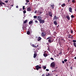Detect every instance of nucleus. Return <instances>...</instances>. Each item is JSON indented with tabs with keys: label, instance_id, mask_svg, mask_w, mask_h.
I'll return each mask as SVG.
<instances>
[{
	"label": "nucleus",
	"instance_id": "obj_5",
	"mask_svg": "<svg viewBox=\"0 0 76 76\" xmlns=\"http://www.w3.org/2000/svg\"><path fill=\"white\" fill-rule=\"evenodd\" d=\"M2 4H4L5 6H6V4L1 2V1L0 0V6H3V5Z\"/></svg>",
	"mask_w": 76,
	"mask_h": 76
},
{
	"label": "nucleus",
	"instance_id": "obj_22",
	"mask_svg": "<svg viewBox=\"0 0 76 76\" xmlns=\"http://www.w3.org/2000/svg\"><path fill=\"white\" fill-rule=\"evenodd\" d=\"M43 56L44 57H47V56H48V55L47 54H46V53H44V54H43Z\"/></svg>",
	"mask_w": 76,
	"mask_h": 76
},
{
	"label": "nucleus",
	"instance_id": "obj_11",
	"mask_svg": "<svg viewBox=\"0 0 76 76\" xmlns=\"http://www.w3.org/2000/svg\"><path fill=\"white\" fill-rule=\"evenodd\" d=\"M27 11L28 12H31V8L29 7H28L27 8Z\"/></svg>",
	"mask_w": 76,
	"mask_h": 76
},
{
	"label": "nucleus",
	"instance_id": "obj_31",
	"mask_svg": "<svg viewBox=\"0 0 76 76\" xmlns=\"http://www.w3.org/2000/svg\"><path fill=\"white\" fill-rule=\"evenodd\" d=\"M64 61H65V62H66V61H67V59H65L64 60Z\"/></svg>",
	"mask_w": 76,
	"mask_h": 76
},
{
	"label": "nucleus",
	"instance_id": "obj_44",
	"mask_svg": "<svg viewBox=\"0 0 76 76\" xmlns=\"http://www.w3.org/2000/svg\"><path fill=\"white\" fill-rule=\"evenodd\" d=\"M16 8H18L19 7V6H18L17 5V6H16Z\"/></svg>",
	"mask_w": 76,
	"mask_h": 76
},
{
	"label": "nucleus",
	"instance_id": "obj_54",
	"mask_svg": "<svg viewBox=\"0 0 76 76\" xmlns=\"http://www.w3.org/2000/svg\"><path fill=\"white\" fill-rule=\"evenodd\" d=\"M75 59H76V56L74 58Z\"/></svg>",
	"mask_w": 76,
	"mask_h": 76
},
{
	"label": "nucleus",
	"instance_id": "obj_10",
	"mask_svg": "<svg viewBox=\"0 0 76 76\" xmlns=\"http://www.w3.org/2000/svg\"><path fill=\"white\" fill-rule=\"evenodd\" d=\"M40 23H44V20H42L41 19V20H40L39 21Z\"/></svg>",
	"mask_w": 76,
	"mask_h": 76
},
{
	"label": "nucleus",
	"instance_id": "obj_32",
	"mask_svg": "<svg viewBox=\"0 0 76 76\" xmlns=\"http://www.w3.org/2000/svg\"><path fill=\"white\" fill-rule=\"evenodd\" d=\"M37 18V16H34V19H36Z\"/></svg>",
	"mask_w": 76,
	"mask_h": 76
},
{
	"label": "nucleus",
	"instance_id": "obj_60",
	"mask_svg": "<svg viewBox=\"0 0 76 76\" xmlns=\"http://www.w3.org/2000/svg\"><path fill=\"white\" fill-rule=\"evenodd\" d=\"M57 67H56V69H57Z\"/></svg>",
	"mask_w": 76,
	"mask_h": 76
},
{
	"label": "nucleus",
	"instance_id": "obj_8",
	"mask_svg": "<svg viewBox=\"0 0 76 76\" xmlns=\"http://www.w3.org/2000/svg\"><path fill=\"white\" fill-rule=\"evenodd\" d=\"M49 16H50V17H53V13L51 12V11H49Z\"/></svg>",
	"mask_w": 76,
	"mask_h": 76
},
{
	"label": "nucleus",
	"instance_id": "obj_51",
	"mask_svg": "<svg viewBox=\"0 0 76 76\" xmlns=\"http://www.w3.org/2000/svg\"><path fill=\"white\" fill-rule=\"evenodd\" d=\"M70 69H71V70H72V69H73L72 68V67H70Z\"/></svg>",
	"mask_w": 76,
	"mask_h": 76
},
{
	"label": "nucleus",
	"instance_id": "obj_47",
	"mask_svg": "<svg viewBox=\"0 0 76 76\" xmlns=\"http://www.w3.org/2000/svg\"><path fill=\"white\" fill-rule=\"evenodd\" d=\"M48 51H50V48H48Z\"/></svg>",
	"mask_w": 76,
	"mask_h": 76
},
{
	"label": "nucleus",
	"instance_id": "obj_13",
	"mask_svg": "<svg viewBox=\"0 0 76 76\" xmlns=\"http://www.w3.org/2000/svg\"><path fill=\"white\" fill-rule=\"evenodd\" d=\"M66 18H67L68 20H70V17H69V15H66Z\"/></svg>",
	"mask_w": 76,
	"mask_h": 76
},
{
	"label": "nucleus",
	"instance_id": "obj_30",
	"mask_svg": "<svg viewBox=\"0 0 76 76\" xmlns=\"http://www.w3.org/2000/svg\"><path fill=\"white\" fill-rule=\"evenodd\" d=\"M71 18H75V17L73 15H71Z\"/></svg>",
	"mask_w": 76,
	"mask_h": 76
},
{
	"label": "nucleus",
	"instance_id": "obj_36",
	"mask_svg": "<svg viewBox=\"0 0 76 76\" xmlns=\"http://www.w3.org/2000/svg\"><path fill=\"white\" fill-rule=\"evenodd\" d=\"M71 34H73V31L72 30H71Z\"/></svg>",
	"mask_w": 76,
	"mask_h": 76
},
{
	"label": "nucleus",
	"instance_id": "obj_35",
	"mask_svg": "<svg viewBox=\"0 0 76 76\" xmlns=\"http://www.w3.org/2000/svg\"><path fill=\"white\" fill-rule=\"evenodd\" d=\"M73 42H76V40H73Z\"/></svg>",
	"mask_w": 76,
	"mask_h": 76
},
{
	"label": "nucleus",
	"instance_id": "obj_19",
	"mask_svg": "<svg viewBox=\"0 0 76 76\" xmlns=\"http://www.w3.org/2000/svg\"><path fill=\"white\" fill-rule=\"evenodd\" d=\"M37 57V54L36 53H34V58H36V57Z\"/></svg>",
	"mask_w": 76,
	"mask_h": 76
},
{
	"label": "nucleus",
	"instance_id": "obj_43",
	"mask_svg": "<svg viewBox=\"0 0 76 76\" xmlns=\"http://www.w3.org/2000/svg\"><path fill=\"white\" fill-rule=\"evenodd\" d=\"M37 10H36V11L34 12V13H37Z\"/></svg>",
	"mask_w": 76,
	"mask_h": 76
},
{
	"label": "nucleus",
	"instance_id": "obj_17",
	"mask_svg": "<svg viewBox=\"0 0 76 76\" xmlns=\"http://www.w3.org/2000/svg\"><path fill=\"white\" fill-rule=\"evenodd\" d=\"M41 40V38L40 37H39L37 39V41H40Z\"/></svg>",
	"mask_w": 76,
	"mask_h": 76
},
{
	"label": "nucleus",
	"instance_id": "obj_61",
	"mask_svg": "<svg viewBox=\"0 0 76 76\" xmlns=\"http://www.w3.org/2000/svg\"><path fill=\"white\" fill-rule=\"evenodd\" d=\"M34 53H35L34 52Z\"/></svg>",
	"mask_w": 76,
	"mask_h": 76
},
{
	"label": "nucleus",
	"instance_id": "obj_1",
	"mask_svg": "<svg viewBox=\"0 0 76 76\" xmlns=\"http://www.w3.org/2000/svg\"><path fill=\"white\" fill-rule=\"evenodd\" d=\"M55 64H55V62H52L50 64V66L51 67H52V68H55Z\"/></svg>",
	"mask_w": 76,
	"mask_h": 76
},
{
	"label": "nucleus",
	"instance_id": "obj_16",
	"mask_svg": "<svg viewBox=\"0 0 76 76\" xmlns=\"http://www.w3.org/2000/svg\"><path fill=\"white\" fill-rule=\"evenodd\" d=\"M46 76H51V75L49 73H48V72H47L46 73Z\"/></svg>",
	"mask_w": 76,
	"mask_h": 76
},
{
	"label": "nucleus",
	"instance_id": "obj_41",
	"mask_svg": "<svg viewBox=\"0 0 76 76\" xmlns=\"http://www.w3.org/2000/svg\"><path fill=\"white\" fill-rule=\"evenodd\" d=\"M62 63H63V64H64V61H62Z\"/></svg>",
	"mask_w": 76,
	"mask_h": 76
},
{
	"label": "nucleus",
	"instance_id": "obj_46",
	"mask_svg": "<svg viewBox=\"0 0 76 76\" xmlns=\"http://www.w3.org/2000/svg\"><path fill=\"white\" fill-rule=\"evenodd\" d=\"M25 5H27V4H28V2H26L25 3Z\"/></svg>",
	"mask_w": 76,
	"mask_h": 76
},
{
	"label": "nucleus",
	"instance_id": "obj_37",
	"mask_svg": "<svg viewBox=\"0 0 76 76\" xmlns=\"http://www.w3.org/2000/svg\"><path fill=\"white\" fill-rule=\"evenodd\" d=\"M22 8H20L19 11H22Z\"/></svg>",
	"mask_w": 76,
	"mask_h": 76
},
{
	"label": "nucleus",
	"instance_id": "obj_59",
	"mask_svg": "<svg viewBox=\"0 0 76 76\" xmlns=\"http://www.w3.org/2000/svg\"><path fill=\"white\" fill-rule=\"evenodd\" d=\"M54 72V71H52V72Z\"/></svg>",
	"mask_w": 76,
	"mask_h": 76
},
{
	"label": "nucleus",
	"instance_id": "obj_52",
	"mask_svg": "<svg viewBox=\"0 0 76 76\" xmlns=\"http://www.w3.org/2000/svg\"><path fill=\"white\" fill-rule=\"evenodd\" d=\"M10 7H13V5H10Z\"/></svg>",
	"mask_w": 76,
	"mask_h": 76
},
{
	"label": "nucleus",
	"instance_id": "obj_42",
	"mask_svg": "<svg viewBox=\"0 0 76 76\" xmlns=\"http://www.w3.org/2000/svg\"><path fill=\"white\" fill-rule=\"evenodd\" d=\"M35 23H37L38 22V21H37V20H36L35 21Z\"/></svg>",
	"mask_w": 76,
	"mask_h": 76
},
{
	"label": "nucleus",
	"instance_id": "obj_45",
	"mask_svg": "<svg viewBox=\"0 0 76 76\" xmlns=\"http://www.w3.org/2000/svg\"><path fill=\"white\" fill-rule=\"evenodd\" d=\"M5 3H8V1H5Z\"/></svg>",
	"mask_w": 76,
	"mask_h": 76
},
{
	"label": "nucleus",
	"instance_id": "obj_3",
	"mask_svg": "<svg viewBox=\"0 0 76 76\" xmlns=\"http://www.w3.org/2000/svg\"><path fill=\"white\" fill-rule=\"evenodd\" d=\"M68 38H71V39H73V36L71 35V34H69V35H68Z\"/></svg>",
	"mask_w": 76,
	"mask_h": 76
},
{
	"label": "nucleus",
	"instance_id": "obj_55",
	"mask_svg": "<svg viewBox=\"0 0 76 76\" xmlns=\"http://www.w3.org/2000/svg\"><path fill=\"white\" fill-rule=\"evenodd\" d=\"M68 2H69V1H70V0H68Z\"/></svg>",
	"mask_w": 76,
	"mask_h": 76
},
{
	"label": "nucleus",
	"instance_id": "obj_4",
	"mask_svg": "<svg viewBox=\"0 0 76 76\" xmlns=\"http://www.w3.org/2000/svg\"><path fill=\"white\" fill-rule=\"evenodd\" d=\"M42 37H45L46 35V33L45 32H42L41 34Z\"/></svg>",
	"mask_w": 76,
	"mask_h": 76
},
{
	"label": "nucleus",
	"instance_id": "obj_57",
	"mask_svg": "<svg viewBox=\"0 0 76 76\" xmlns=\"http://www.w3.org/2000/svg\"><path fill=\"white\" fill-rule=\"evenodd\" d=\"M56 76H58V75H56Z\"/></svg>",
	"mask_w": 76,
	"mask_h": 76
},
{
	"label": "nucleus",
	"instance_id": "obj_33",
	"mask_svg": "<svg viewBox=\"0 0 76 76\" xmlns=\"http://www.w3.org/2000/svg\"><path fill=\"white\" fill-rule=\"evenodd\" d=\"M25 6H23V10H25Z\"/></svg>",
	"mask_w": 76,
	"mask_h": 76
},
{
	"label": "nucleus",
	"instance_id": "obj_48",
	"mask_svg": "<svg viewBox=\"0 0 76 76\" xmlns=\"http://www.w3.org/2000/svg\"><path fill=\"white\" fill-rule=\"evenodd\" d=\"M50 39V37H48L46 39Z\"/></svg>",
	"mask_w": 76,
	"mask_h": 76
},
{
	"label": "nucleus",
	"instance_id": "obj_49",
	"mask_svg": "<svg viewBox=\"0 0 76 76\" xmlns=\"http://www.w3.org/2000/svg\"><path fill=\"white\" fill-rule=\"evenodd\" d=\"M42 76H45V75H44V74L43 75H42Z\"/></svg>",
	"mask_w": 76,
	"mask_h": 76
},
{
	"label": "nucleus",
	"instance_id": "obj_25",
	"mask_svg": "<svg viewBox=\"0 0 76 76\" xmlns=\"http://www.w3.org/2000/svg\"><path fill=\"white\" fill-rule=\"evenodd\" d=\"M28 22V20H26L23 22L24 23H26Z\"/></svg>",
	"mask_w": 76,
	"mask_h": 76
},
{
	"label": "nucleus",
	"instance_id": "obj_58",
	"mask_svg": "<svg viewBox=\"0 0 76 76\" xmlns=\"http://www.w3.org/2000/svg\"><path fill=\"white\" fill-rule=\"evenodd\" d=\"M53 72H56V70H54V71H53Z\"/></svg>",
	"mask_w": 76,
	"mask_h": 76
},
{
	"label": "nucleus",
	"instance_id": "obj_14",
	"mask_svg": "<svg viewBox=\"0 0 76 76\" xmlns=\"http://www.w3.org/2000/svg\"><path fill=\"white\" fill-rule=\"evenodd\" d=\"M53 41H52L51 39H49L48 40V42H49V43H50L51 44L52 42H53Z\"/></svg>",
	"mask_w": 76,
	"mask_h": 76
},
{
	"label": "nucleus",
	"instance_id": "obj_40",
	"mask_svg": "<svg viewBox=\"0 0 76 76\" xmlns=\"http://www.w3.org/2000/svg\"><path fill=\"white\" fill-rule=\"evenodd\" d=\"M62 41H63V42H65V40H64V39H62Z\"/></svg>",
	"mask_w": 76,
	"mask_h": 76
},
{
	"label": "nucleus",
	"instance_id": "obj_7",
	"mask_svg": "<svg viewBox=\"0 0 76 76\" xmlns=\"http://www.w3.org/2000/svg\"><path fill=\"white\" fill-rule=\"evenodd\" d=\"M37 19L39 20H39H41V19H42V17L40 16H38Z\"/></svg>",
	"mask_w": 76,
	"mask_h": 76
},
{
	"label": "nucleus",
	"instance_id": "obj_28",
	"mask_svg": "<svg viewBox=\"0 0 76 76\" xmlns=\"http://www.w3.org/2000/svg\"><path fill=\"white\" fill-rule=\"evenodd\" d=\"M26 3H29V0H26Z\"/></svg>",
	"mask_w": 76,
	"mask_h": 76
},
{
	"label": "nucleus",
	"instance_id": "obj_6",
	"mask_svg": "<svg viewBox=\"0 0 76 76\" xmlns=\"http://www.w3.org/2000/svg\"><path fill=\"white\" fill-rule=\"evenodd\" d=\"M31 46L33 47H34V48H37V47H39V45H37V46L36 45H34V44L32 45H31Z\"/></svg>",
	"mask_w": 76,
	"mask_h": 76
},
{
	"label": "nucleus",
	"instance_id": "obj_56",
	"mask_svg": "<svg viewBox=\"0 0 76 76\" xmlns=\"http://www.w3.org/2000/svg\"><path fill=\"white\" fill-rule=\"evenodd\" d=\"M75 12H76V8H75Z\"/></svg>",
	"mask_w": 76,
	"mask_h": 76
},
{
	"label": "nucleus",
	"instance_id": "obj_20",
	"mask_svg": "<svg viewBox=\"0 0 76 76\" xmlns=\"http://www.w3.org/2000/svg\"><path fill=\"white\" fill-rule=\"evenodd\" d=\"M32 23H33V21H30L29 22V24L30 25L31 24H32Z\"/></svg>",
	"mask_w": 76,
	"mask_h": 76
},
{
	"label": "nucleus",
	"instance_id": "obj_18",
	"mask_svg": "<svg viewBox=\"0 0 76 76\" xmlns=\"http://www.w3.org/2000/svg\"><path fill=\"white\" fill-rule=\"evenodd\" d=\"M61 6L62 7H64V6H66V4H65L64 3L63 4L61 5Z\"/></svg>",
	"mask_w": 76,
	"mask_h": 76
},
{
	"label": "nucleus",
	"instance_id": "obj_38",
	"mask_svg": "<svg viewBox=\"0 0 76 76\" xmlns=\"http://www.w3.org/2000/svg\"><path fill=\"white\" fill-rule=\"evenodd\" d=\"M46 71H47V72H48V71H49V69H46Z\"/></svg>",
	"mask_w": 76,
	"mask_h": 76
},
{
	"label": "nucleus",
	"instance_id": "obj_12",
	"mask_svg": "<svg viewBox=\"0 0 76 76\" xmlns=\"http://www.w3.org/2000/svg\"><path fill=\"white\" fill-rule=\"evenodd\" d=\"M69 12L71 13H72V7H69Z\"/></svg>",
	"mask_w": 76,
	"mask_h": 76
},
{
	"label": "nucleus",
	"instance_id": "obj_24",
	"mask_svg": "<svg viewBox=\"0 0 76 76\" xmlns=\"http://www.w3.org/2000/svg\"><path fill=\"white\" fill-rule=\"evenodd\" d=\"M48 14H45V16L46 18H48Z\"/></svg>",
	"mask_w": 76,
	"mask_h": 76
},
{
	"label": "nucleus",
	"instance_id": "obj_27",
	"mask_svg": "<svg viewBox=\"0 0 76 76\" xmlns=\"http://www.w3.org/2000/svg\"><path fill=\"white\" fill-rule=\"evenodd\" d=\"M72 2L73 3H75V0H72Z\"/></svg>",
	"mask_w": 76,
	"mask_h": 76
},
{
	"label": "nucleus",
	"instance_id": "obj_53",
	"mask_svg": "<svg viewBox=\"0 0 76 76\" xmlns=\"http://www.w3.org/2000/svg\"><path fill=\"white\" fill-rule=\"evenodd\" d=\"M47 45H49V43H46Z\"/></svg>",
	"mask_w": 76,
	"mask_h": 76
},
{
	"label": "nucleus",
	"instance_id": "obj_29",
	"mask_svg": "<svg viewBox=\"0 0 76 76\" xmlns=\"http://www.w3.org/2000/svg\"><path fill=\"white\" fill-rule=\"evenodd\" d=\"M43 69L45 70V69H46V67H46V66H43Z\"/></svg>",
	"mask_w": 76,
	"mask_h": 76
},
{
	"label": "nucleus",
	"instance_id": "obj_21",
	"mask_svg": "<svg viewBox=\"0 0 76 76\" xmlns=\"http://www.w3.org/2000/svg\"><path fill=\"white\" fill-rule=\"evenodd\" d=\"M54 24H55V25H57V22H56V21H55L54 22Z\"/></svg>",
	"mask_w": 76,
	"mask_h": 76
},
{
	"label": "nucleus",
	"instance_id": "obj_15",
	"mask_svg": "<svg viewBox=\"0 0 76 76\" xmlns=\"http://www.w3.org/2000/svg\"><path fill=\"white\" fill-rule=\"evenodd\" d=\"M53 19L54 20H57V16L55 15L53 18Z\"/></svg>",
	"mask_w": 76,
	"mask_h": 76
},
{
	"label": "nucleus",
	"instance_id": "obj_50",
	"mask_svg": "<svg viewBox=\"0 0 76 76\" xmlns=\"http://www.w3.org/2000/svg\"><path fill=\"white\" fill-rule=\"evenodd\" d=\"M42 12H39V13L40 14H41V13H42Z\"/></svg>",
	"mask_w": 76,
	"mask_h": 76
},
{
	"label": "nucleus",
	"instance_id": "obj_34",
	"mask_svg": "<svg viewBox=\"0 0 76 76\" xmlns=\"http://www.w3.org/2000/svg\"><path fill=\"white\" fill-rule=\"evenodd\" d=\"M26 11H25V10H24L23 11V13H26Z\"/></svg>",
	"mask_w": 76,
	"mask_h": 76
},
{
	"label": "nucleus",
	"instance_id": "obj_23",
	"mask_svg": "<svg viewBox=\"0 0 76 76\" xmlns=\"http://www.w3.org/2000/svg\"><path fill=\"white\" fill-rule=\"evenodd\" d=\"M27 35H29V34H30V31H27Z\"/></svg>",
	"mask_w": 76,
	"mask_h": 76
},
{
	"label": "nucleus",
	"instance_id": "obj_9",
	"mask_svg": "<svg viewBox=\"0 0 76 76\" xmlns=\"http://www.w3.org/2000/svg\"><path fill=\"white\" fill-rule=\"evenodd\" d=\"M50 8L52 9H54V4H53L51 5Z\"/></svg>",
	"mask_w": 76,
	"mask_h": 76
},
{
	"label": "nucleus",
	"instance_id": "obj_26",
	"mask_svg": "<svg viewBox=\"0 0 76 76\" xmlns=\"http://www.w3.org/2000/svg\"><path fill=\"white\" fill-rule=\"evenodd\" d=\"M73 44L74 46H75V47L76 48V43H74Z\"/></svg>",
	"mask_w": 76,
	"mask_h": 76
},
{
	"label": "nucleus",
	"instance_id": "obj_2",
	"mask_svg": "<svg viewBox=\"0 0 76 76\" xmlns=\"http://www.w3.org/2000/svg\"><path fill=\"white\" fill-rule=\"evenodd\" d=\"M36 70H39V69H40L41 68V66H39V65H37L35 66Z\"/></svg>",
	"mask_w": 76,
	"mask_h": 76
},
{
	"label": "nucleus",
	"instance_id": "obj_39",
	"mask_svg": "<svg viewBox=\"0 0 76 76\" xmlns=\"http://www.w3.org/2000/svg\"><path fill=\"white\" fill-rule=\"evenodd\" d=\"M50 59L51 60H54V58H50Z\"/></svg>",
	"mask_w": 76,
	"mask_h": 76
}]
</instances>
